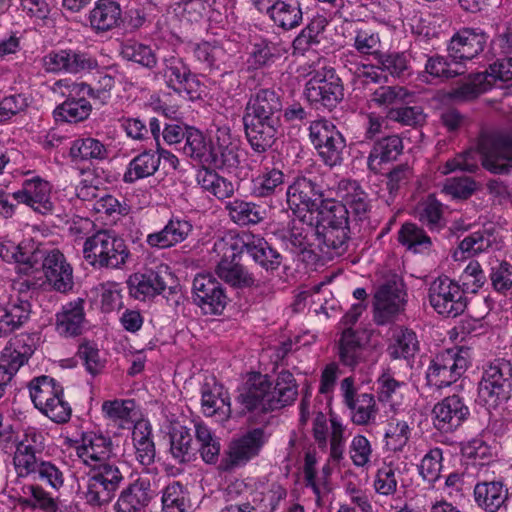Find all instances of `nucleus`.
<instances>
[{"label": "nucleus", "instance_id": "58836bf2", "mask_svg": "<svg viewBox=\"0 0 512 512\" xmlns=\"http://www.w3.org/2000/svg\"><path fill=\"white\" fill-rule=\"evenodd\" d=\"M69 155L73 161H102L108 158L109 149L100 140L93 137L78 138L71 144Z\"/></svg>", "mask_w": 512, "mask_h": 512}, {"label": "nucleus", "instance_id": "5fc2aeb1", "mask_svg": "<svg viewBox=\"0 0 512 512\" xmlns=\"http://www.w3.org/2000/svg\"><path fill=\"white\" fill-rule=\"evenodd\" d=\"M315 235V228L302 220H292L283 239L293 252H303L310 245V236Z\"/></svg>", "mask_w": 512, "mask_h": 512}, {"label": "nucleus", "instance_id": "de8ad7c7", "mask_svg": "<svg viewBox=\"0 0 512 512\" xmlns=\"http://www.w3.org/2000/svg\"><path fill=\"white\" fill-rule=\"evenodd\" d=\"M170 452L173 458L179 463L189 462L195 449L192 447V436L190 430L182 425H176L170 432Z\"/></svg>", "mask_w": 512, "mask_h": 512}, {"label": "nucleus", "instance_id": "6ab92c4d", "mask_svg": "<svg viewBox=\"0 0 512 512\" xmlns=\"http://www.w3.org/2000/svg\"><path fill=\"white\" fill-rule=\"evenodd\" d=\"M195 303L205 314H220L227 304L221 284L210 274H198L193 281Z\"/></svg>", "mask_w": 512, "mask_h": 512}, {"label": "nucleus", "instance_id": "37998d69", "mask_svg": "<svg viewBox=\"0 0 512 512\" xmlns=\"http://www.w3.org/2000/svg\"><path fill=\"white\" fill-rule=\"evenodd\" d=\"M194 428L195 439L201 458L207 464H215L218 461L221 450L219 439L202 422H196Z\"/></svg>", "mask_w": 512, "mask_h": 512}, {"label": "nucleus", "instance_id": "423d86ee", "mask_svg": "<svg viewBox=\"0 0 512 512\" xmlns=\"http://www.w3.org/2000/svg\"><path fill=\"white\" fill-rule=\"evenodd\" d=\"M469 359V350L464 348H452L438 353L426 372L428 384L442 389L457 382L467 370Z\"/></svg>", "mask_w": 512, "mask_h": 512}, {"label": "nucleus", "instance_id": "680f3d73", "mask_svg": "<svg viewBox=\"0 0 512 512\" xmlns=\"http://www.w3.org/2000/svg\"><path fill=\"white\" fill-rule=\"evenodd\" d=\"M425 71L434 78L450 79L465 73L464 65L447 58L436 55L429 57L425 64Z\"/></svg>", "mask_w": 512, "mask_h": 512}, {"label": "nucleus", "instance_id": "c85d7f7f", "mask_svg": "<svg viewBox=\"0 0 512 512\" xmlns=\"http://www.w3.org/2000/svg\"><path fill=\"white\" fill-rule=\"evenodd\" d=\"M55 317V327L59 335L64 337L80 335L85 323L84 300L78 298L66 303Z\"/></svg>", "mask_w": 512, "mask_h": 512}, {"label": "nucleus", "instance_id": "ddd939ff", "mask_svg": "<svg viewBox=\"0 0 512 512\" xmlns=\"http://www.w3.org/2000/svg\"><path fill=\"white\" fill-rule=\"evenodd\" d=\"M489 36L478 28H462L449 40L447 45L448 58L460 65L481 54Z\"/></svg>", "mask_w": 512, "mask_h": 512}, {"label": "nucleus", "instance_id": "bb28decb", "mask_svg": "<svg viewBox=\"0 0 512 512\" xmlns=\"http://www.w3.org/2000/svg\"><path fill=\"white\" fill-rule=\"evenodd\" d=\"M88 20L92 30L98 34L112 31L123 23L121 6L116 0H97Z\"/></svg>", "mask_w": 512, "mask_h": 512}, {"label": "nucleus", "instance_id": "6e6552de", "mask_svg": "<svg viewBox=\"0 0 512 512\" xmlns=\"http://www.w3.org/2000/svg\"><path fill=\"white\" fill-rule=\"evenodd\" d=\"M428 300L431 307L445 317H457L467 307V298L460 284L447 276L438 277L430 283Z\"/></svg>", "mask_w": 512, "mask_h": 512}, {"label": "nucleus", "instance_id": "c9c22d12", "mask_svg": "<svg viewBox=\"0 0 512 512\" xmlns=\"http://www.w3.org/2000/svg\"><path fill=\"white\" fill-rule=\"evenodd\" d=\"M475 502L487 512H497L508 499V489L502 482L478 483L474 488Z\"/></svg>", "mask_w": 512, "mask_h": 512}, {"label": "nucleus", "instance_id": "72a5a7b5", "mask_svg": "<svg viewBox=\"0 0 512 512\" xmlns=\"http://www.w3.org/2000/svg\"><path fill=\"white\" fill-rule=\"evenodd\" d=\"M127 284L130 295L140 301L159 295L166 288L163 278L153 270L132 274Z\"/></svg>", "mask_w": 512, "mask_h": 512}, {"label": "nucleus", "instance_id": "13d9d810", "mask_svg": "<svg viewBox=\"0 0 512 512\" xmlns=\"http://www.w3.org/2000/svg\"><path fill=\"white\" fill-rule=\"evenodd\" d=\"M115 490L100 481L94 475H89L83 490L86 502L95 507H101L112 501Z\"/></svg>", "mask_w": 512, "mask_h": 512}, {"label": "nucleus", "instance_id": "f704fd0d", "mask_svg": "<svg viewBox=\"0 0 512 512\" xmlns=\"http://www.w3.org/2000/svg\"><path fill=\"white\" fill-rule=\"evenodd\" d=\"M403 141L398 135H389L376 141L369 153L368 168L374 173L381 170L383 163L397 159L403 152Z\"/></svg>", "mask_w": 512, "mask_h": 512}, {"label": "nucleus", "instance_id": "dca6fc26", "mask_svg": "<svg viewBox=\"0 0 512 512\" xmlns=\"http://www.w3.org/2000/svg\"><path fill=\"white\" fill-rule=\"evenodd\" d=\"M162 74L168 87L177 93H185L190 99L200 97L201 84L181 58L174 55L164 57Z\"/></svg>", "mask_w": 512, "mask_h": 512}, {"label": "nucleus", "instance_id": "864d4df0", "mask_svg": "<svg viewBox=\"0 0 512 512\" xmlns=\"http://www.w3.org/2000/svg\"><path fill=\"white\" fill-rule=\"evenodd\" d=\"M321 221L317 226L349 228V212L346 205L334 199H325L320 209Z\"/></svg>", "mask_w": 512, "mask_h": 512}, {"label": "nucleus", "instance_id": "7ed1b4c3", "mask_svg": "<svg viewBox=\"0 0 512 512\" xmlns=\"http://www.w3.org/2000/svg\"><path fill=\"white\" fill-rule=\"evenodd\" d=\"M478 155L482 165L495 174H506L512 170V137L505 133H493L481 138L478 151L468 150L446 162L442 173L456 170L474 172L478 168Z\"/></svg>", "mask_w": 512, "mask_h": 512}, {"label": "nucleus", "instance_id": "5701e85b", "mask_svg": "<svg viewBox=\"0 0 512 512\" xmlns=\"http://www.w3.org/2000/svg\"><path fill=\"white\" fill-rule=\"evenodd\" d=\"M16 257L14 263L18 264V270L26 277L20 278L16 285L19 291L34 290L40 288L43 281L42 276L37 277L35 274H41L37 265L40 260L39 253L36 250L32 240H23L17 244Z\"/></svg>", "mask_w": 512, "mask_h": 512}, {"label": "nucleus", "instance_id": "2f4dec72", "mask_svg": "<svg viewBox=\"0 0 512 512\" xmlns=\"http://www.w3.org/2000/svg\"><path fill=\"white\" fill-rule=\"evenodd\" d=\"M336 193L342 199V203L348 208V212H351L360 220L367 216L370 211V201L367 193L357 181L351 179L340 180Z\"/></svg>", "mask_w": 512, "mask_h": 512}, {"label": "nucleus", "instance_id": "79ce46f5", "mask_svg": "<svg viewBox=\"0 0 512 512\" xmlns=\"http://www.w3.org/2000/svg\"><path fill=\"white\" fill-rule=\"evenodd\" d=\"M197 182L201 188L219 200L230 198L235 192L234 184L213 170L202 168L197 173Z\"/></svg>", "mask_w": 512, "mask_h": 512}, {"label": "nucleus", "instance_id": "e433bc0d", "mask_svg": "<svg viewBox=\"0 0 512 512\" xmlns=\"http://www.w3.org/2000/svg\"><path fill=\"white\" fill-rule=\"evenodd\" d=\"M265 12L278 27L284 30L294 29L303 20V12L298 0H277Z\"/></svg>", "mask_w": 512, "mask_h": 512}, {"label": "nucleus", "instance_id": "e2e57ef3", "mask_svg": "<svg viewBox=\"0 0 512 512\" xmlns=\"http://www.w3.org/2000/svg\"><path fill=\"white\" fill-rule=\"evenodd\" d=\"M183 153L200 162L210 163V148L204 135L197 129L189 127L186 130Z\"/></svg>", "mask_w": 512, "mask_h": 512}, {"label": "nucleus", "instance_id": "0e129e2a", "mask_svg": "<svg viewBox=\"0 0 512 512\" xmlns=\"http://www.w3.org/2000/svg\"><path fill=\"white\" fill-rule=\"evenodd\" d=\"M496 243V236L488 231H476L466 236L459 244V249L469 255H476L493 248Z\"/></svg>", "mask_w": 512, "mask_h": 512}, {"label": "nucleus", "instance_id": "2eb2a0df", "mask_svg": "<svg viewBox=\"0 0 512 512\" xmlns=\"http://www.w3.org/2000/svg\"><path fill=\"white\" fill-rule=\"evenodd\" d=\"M12 197L42 215L50 214L54 209L52 185L38 175L25 179L21 189L13 192Z\"/></svg>", "mask_w": 512, "mask_h": 512}, {"label": "nucleus", "instance_id": "aec40b11", "mask_svg": "<svg viewBox=\"0 0 512 512\" xmlns=\"http://www.w3.org/2000/svg\"><path fill=\"white\" fill-rule=\"evenodd\" d=\"M34 351V340L30 335L22 333L11 338L0 354V371L13 379Z\"/></svg>", "mask_w": 512, "mask_h": 512}, {"label": "nucleus", "instance_id": "b1692460", "mask_svg": "<svg viewBox=\"0 0 512 512\" xmlns=\"http://www.w3.org/2000/svg\"><path fill=\"white\" fill-rule=\"evenodd\" d=\"M238 141L228 126H219L211 139L210 163L216 168L235 167L239 163Z\"/></svg>", "mask_w": 512, "mask_h": 512}, {"label": "nucleus", "instance_id": "4d7b16f0", "mask_svg": "<svg viewBox=\"0 0 512 512\" xmlns=\"http://www.w3.org/2000/svg\"><path fill=\"white\" fill-rule=\"evenodd\" d=\"M418 344L416 334L412 330L399 328L393 335L388 352L394 359L408 358L418 350Z\"/></svg>", "mask_w": 512, "mask_h": 512}, {"label": "nucleus", "instance_id": "393cba45", "mask_svg": "<svg viewBox=\"0 0 512 512\" xmlns=\"http://www.w3.org/2000/svg\"><path fill=\"white\" fill-rule=\"evenodd\" d=\"M151 499L149 479L139 477L120 492L114 508L117 512H142Z\"/></svg>", "mask_w": 512, "mask_h": 512}, {"label": "nucleus", "instance_id": "a211bd4d", "mask_svg": "<svg viewBox=\"0 0 512 512\" xmlns=\"http://www.w3.org/2000/svg\"><path fill=\"white\" fill-rule=\"evenodd\" d=\"M432 414L434 427L443 433H450L468 419L470 410L461 396L453 394L438 402Z\"/></svg>", "mask_w": 512, "mask_h": 512}, {"label": "nucleus", "instance_id": "9d476101", "mask_svg": "<svg viewBox=\"0 0 512 512\" xmlns=\"http://www.w3.org/2000/svg\"><path fill=\"white\" fill-rule=\"evenodd\" d=\"M42 67L48 73L79 74L94 70L98 61L87 52L72 49L52 50L43 56Z\"/></svg>", "mask_w": 512, "mask_h": 512}, {"label": "nucleus", "instance_id": "c03bdc74", "mask_svg": "<svg viewBox=\"0 0 512 512\" xmlns=\"http://www.w3.org/2000/svg\"><path fill=\"white\" fill-rule=\"evenodd\" d=\"M398 241L413 253H427L432 248V239L414 223H405L398 231Z\"/></svg>", "mask_w": 512, "mask_h": 512}, {"label": "nucleus", "instance_id": "4468645a", "mask_svg": "<svg viewBox=\"0 0 512 512\" xmlns=\"http://www.w3.org/2000/svg\"><path fill=\"white\" fill-rule=\"evenodd\" d=\"M75 451L78 460L88 468L99 466L116 456L112 439L94 431L82 433Z\"/></svg>", "mask_w": 512, "mask_h": 512}, {"label": "nucleus", "instance_id": "052dcab7", "mask_svg": "<svg viewBox=\"0 0 512 512\" xmlns=\"http://www.w3.org/2000/svg\"><path fill=\"white\" fill-rule=\"evenodd\" d=\"M266 242L267 241L259 235L250 232H242L231 237L226 245L234 256L247 252L254 259L256 254L263 249Z\"/></svg>", "mask_w": 512, "mask_h": 512}, {"label": "nucleus", "instance_id": "473e14b6", "mask_svg": "<svg viewBox=\"0 0 512 512\" xmlns=\"http://www.w3.org/2000/svg\"><path fill=\"white\" fill-rule=\"evenodd\" d=\"M349 228L316 226L315 237L322 253L329 258L343 255L348 248Z\"/></svg>", "mask_w": 512, "mask_h": 512}, {"label": "nucleus", "instance_id": "a18cd8bd", "mask_svg": "<svg viewBox=\"0 0 512 512\" xmlns=\"http://www.w3.org/2000/svg\"><path fill=\"white\" fill-rule=\"evenodd\" d=\"M29 394L34 406L40 411L55 395L63 394V388L53 378L40 376L29 383Z\"/></svg>", "mask_w": 512, "mask_h": 512}, {"label": "nucleus", "instance_id": "cd10ccee", "mask_svg": "<svg viewBox=\"0 0 512 512\" xmlns=\"http://www.w3.org/2000/svg\"><path fill=\"white\" fill-rule=\"evenodd\" d=\"M31 305L19 295H12L0 306V338L20 328L29 318Z\"/></svg>", "mask_w": 512, "mask_h": 512}, {"label": "nucleus", "instance_id": "a19ab883", "mask_svg": "<svg viewBox=\"0 0 512 512\" xmlns=\"http://www.w3.org/2000/svg\"><path fill=\"white\" fill-rule=\"evenodd\" d=\"M225 209L234 223L243 226L258 224L265 215V211L259 205L240 199L226 202Z\"/></svg>", "mask_w": 512, "mask_h": 512}, {"label": "nucleus", "instance_id": "c756f323", "mask_svg": "<svg viewBox=\"0 0 512 512\" xmlns=\"http://www.w3.org/2000/svg\"><path fill=\"white\" fill-rule=\"evenodd\" d=\"M367 339L364 332L347 328L342 332L338 346L340 362L350 368H355L365 358Z\"/></svg>", "mask_w": 512, "mask_h": 512}, {"label": "nucleus", "instance_id": "a878e982", "mask_svg": "<svg viewBox=\"0 0 512 512\" xmlns=\"http://www.w3.org/2000/svg\"><path fill=\"white\" fill-rule=\"evenodd\" d=\"M201 408L204 415H218L220 421L227 420L231 415L229 398L223 386L214 378L206 380L201 387Z\"/></svg>", "mask_w": 512, "mask_h": 512}, {"label": "nucleus", "instance_id": "7c9ffc66", "mask_svg": "<svg viewBox=\"0 0 512 512\" xmlns=\"http://www.w3.org/2000/svg\"><path fill=\"white\" fill-rule=\"evenodd\" d=\"M193 229L192 224L180 217H172L158 232L150 233L146 242L149 246L165 249L183 242Z\"/></svg>", "mask_w": 512, "mask_h": 512}, {"label": "nucleus", "instance_id": "338daca9", "mask_svg": "<svg viewBox=\"0 0 512 512\" xmlns=\"http://www.w3.org/2000/svg\"><path fill=\"white\" fill-rule=\"evenodd\" d=\"M353 47L361 55L379 56L381 40L377 32L369 28L355 30Z\"/></svg>", "mask_w": 512, "mask_h": 512}, {"label": "nucleus", "instance_id": "09e8293b", "mask_svg": "<svg viewBox=\"0 0 512 512\" xmlns=\"http://www.w3.org/2000/svg\"><path fill=\"white\" fill-rule=\"evenodd\" d=\"M284 184V174L277 168H265L253 178L251 192L255 197H269L281 189Z\"/></svg>", "mask_w": 512, "mask_h": 512}, {"label": "nucleus", "instance_id": "0eeeda50", "mask_svg": "<svg viewBox=\"0 0 512 512\" xmlns=\"http://www.w3.org/2000/svg\"><path fill=\"white\" fill-rule=\"evenodd\" d=\"M309 138L322 161L329 167L340 165L346 142L336 126L327 119L312 121Z\"/></svg>", "mask_w": 512, "mask_h": 512}, {"label": "nucleus", "instance_id": "4be33fe9", "mask_svg": "<svg viewBox=\"0 0 512 512\" xmlns=\"http://www.w3.org/2000/svg\"><path fill=\"white\" fill-rule=\"evenodd\" d=\"M42 270L47 283L53 290L68 293L73 289V268L58 249H53L45 255Z\"/></svg>", "mask_w": 512, "mask_h": 512}, {"label": "nucleus", "instance_id": "9b49d317", "mask_svg": "<svg viewBox=\"0 0 512 512\" xmlns=\"http://www.w3.org/2000/svg\"><path fill=\"white\" fill-rule=\"evenodd\" d=\"M340 391L343 403L350 410L351 421L354 424L368 425L375 422L378 407L372 394H357L352 377H346L341 381Z\"/></svg>", "mask_w": 512, "mask_h": 512}, {"label": "nucleus", "instance_id": "39448f33", "mask_svg": "<svg viewBox=\"0 0 512 512\" xmlns=\"http://www.w3.org/2000/svg\"><path fill=\"white\" fill-rule=\"evenodd\" d=\"M511 390L512 364L505 359L490 362L479 383V400L488 408H495L509 398Z\"/></svg>", "mask_w": 512, "mask_h": 512}, {"label": "nucleus", "instance_id": "69168bd1", "mask_svg": "<svg viewBox=\"0 0 512 512\" xmlns=\"http://www.w3.org/2000/svg\"><path fill=\"white\" fill-rule=\"evenodd\" d=\"M404 382L396 380L389 372L383 373L377 380V396L379 401L389 403L392 407L401 398Z\"/></svg>", "mask_w": 512, "mask_h": 512}, {"label": "nucleus", "instance_id": "49530a36", "mask_svg": "<svg viewBox=\"0 0 512 512\" xmlns=\"http://www.w3.org/2000/svg\"><path fill=\"white\" fill-rule=\"evenodd\" d=\"M101 409L106 419L124 428L135 415L136 403L132 399L107 400L102 403Z\"/></svg>", "mask_w": 512, "mask_h": 512}, {"label": "nucleus", "instance_id": "8fccbe9b", "mask_svg": "<svg viewBox=\"0 0 512 512\" xmlns=\"http://www.w3.org/2000/svg\"><path fill=\"white\" fill-rule=\"evenodd\" d=\"M92 111V106L85 98L67 99L54 110L57 121L77 123L87 119Z\"/></svg>", "mask_w": 512, "mask_h": 512}, {"label": "nucleus", "instance_id": "3c124183", "mask_svg": "<svg viewBox=\"0 0 512 512\" xmlns=\"http://www.w3.org/2000/svg\"><path fill=\"white\" fill-rule=\"evenodd\" d=\"M161 501L163 512H191L188 495L177 481H173L164 488Z\"/></svg>", "mask_w": 512, "mask_h": 512}, {"label": "nucleus", "instance_id": "6e6d98bb", "mask_svg": "<svg viewBox=\"0 0 512 512\" xmlns=\"http://www.w3.org/2000/svg\"><path fill=\"white\" fill-rule=\"evenodd\" d=\"M22 492L20 502L27 507L42 509L46 512H55L58 508L55 499L40 485H25L22 487Z\"/></svg>", "mask_w": 512, "mask_h": 512}, {"label": "nucleus", "instance_id": "bf43d9fd", "mask_svg": "<svg viewBox=\"0 0 512 512\" xmlns=\"http://www.w3.org/2000/svg\"><path fill=\"white\" fill-rule=\"evenodd\" d=\"M121 55L128 61L135 62L145 68L152 69L157 64V57L148 45L128 41L122 45Z\"/></svg>", "mask_w": 512, "mask_h": 512}, {"label": "nucleus", "instance_id": "20e7f679", "mask_svg": "<svg viewBox=\"0 0 512 512\" xmlns=\"http://www.w3.org/2000/svg\"><path fill=\"white\" fill-rule=\"evenodd\" d=\"M83 258L94 269H122L130 252L114 231L102 229L87 237L83 243Z\"/></svg>", "mask_w": 512, "mask_h": 512}, {"label": "nucleus", "instance_id": "774afa93", "mask_svg": "<svg viewBox=\"0 0 512 512\" xmlns=\"http://www.w3.org/2000/svg\"><path fill=\"white\" fill-rule=\"evenodd\" d=\"M410 93L401 86H380L370 95V102L378 107H387L404 102Z\"/></svg>", "mask_w": 512, "mask_h": 512}, {"label": "nucleus", "instance_id": "4c0bfd02", "mask_svg": "<svg viewBox=\"0 0 512 512\" xmlns=\"http://www.w3.org/2000/svg\"><path fill=\"white\" fill-rule=\"evenodd\" d=\"M216 274L227 284L233 287H250L254 284L252 275L238 262L236 256L231 253L224 257L216 267Z\"/></svg>", "mask_w": 512, "mask_h": 512}, {"label": "nucleus", "instance_id": "f8f14e48", "mask_svg": "<svg viewBox=\"0 0 512 512\" xmlns=\"http://www.w3.org/2000/svg\"><path fill=\"white\" fill-rule=\"evenodd\" d=\"M305 95L307 100L317 108L322 106L332 109L343 98L341 80L333 71L317 73L306 83Z\"/></svg>", "mask_w": 512, "mask_h": 512}, {"label": "nucleus", "instance_id": "1a4fd4ad", "mask_svg": "<svg viewBox=\"0 0 512 512\" xmlns=\"http://www.w3.org/2000/svg\"><path fill=\"white\" fill-rule=\"evenodd\" d=\"M407 293L401 280H388L375 292L373 298V319L377 325L395 322L404 312Z\"/></svg>", "mask_w": 512, "mask_h": 512}, {"label": "nucleus", "instance_id": "ea45409f", "mask_svg": "<svg viewBox=\"0 0 512 512\" xmlns=\"http://www.w3.org/2000/svg\"><path fill=\"white\" fill-rule=\"evenodd\" d=\"M160 165V157L152 151H144L134 157L128 164L123 175L125 183H134L155 174Z\"/></svg>", "mask_w": 512, "mask_h": 512}, {"label": "nucleus", "instance_id": "412c9836", "mask_svg": "<svg viewBox=\"0 0 512 512\" xmlns=\"http://www.w3.org/2000/svg\"><path fill=\"white\" fill-rule=\"evenodd\" d=\"M269 435L263 428H254L231 442L228 452V461L225 469H232L246 464L256 457L264 444L268 441Z\"/></svg>", "mask_w": 512, "mask_h": 512}, {"label": "nucleus", "instance_id": "603ef678", "mask_svg": "<svg viewBox=\"0 0 512 512\" xmlns=\"http://www.w3.org/2000/svg\"><path fill=\"white\" fill-rule=\"evenodd\" d=\"M415 216L432 231L444 226L442 204L432 195L417 205Z\"/></svg>", "mask_w": 512, "mask_h": 512}, {"label": "nucleus", "instance_id": "f3484780", "mask_svg": "<svg viewBox=\"0 0 512 512\" xmlns=\"http://www.w3.org/2000/svg\"><path fill=\"white\" fill-rule=\"evenodd\" d=\"M286 196L290 209L295 213L318 211L325 200L321 186L307 177H297L288 186Z\"/></svg>", "mask_w": 512, "mask_h": 512}, {"label": "nucleus", "instance_id": "f257e3e1", "mask_svg": "<svg viewBox=\"0 0 512 512\" xmlns=\"http://www.w3.org/2000/svg\"><path fill=\"white\" fill-rule=\"evenodd\" d=\"M281 112L282 101L274 90L262 88L251 94L243 123L248 142L255 152H265L274 143Z\"/></svg>", "mask_w": 512, "mask_h": 512}, {"label": "nucleus", "instance_id": "f03ea898", "mask_svg": "<svg viewBox=\"0 0 512 512\" xmlns=\"http://www.w3.org/2000/svg\"><path fill=\"white\" fill-rule=\"evenodd\" d=\"M298 394L296 380L287 370L277 375L272 387L267 375L254 373L248 378L239 401L249 411H273L292 404Z\"/></svg>", "mask_w": 512, "mask_h": 512}]
</instances>
